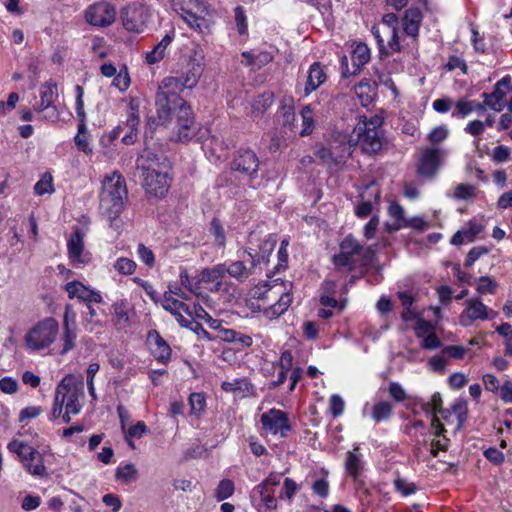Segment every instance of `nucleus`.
Returning a JSON list of instances; mask_svg holds the SVG:
<instances>
[{"label": "nucleus", "instance_id": "obj_22", "mask_svg": "<svg viewBox=\"0 0 512 512\" xmlns=\"http://www.w3.org/2000/svg\"><path fill=\"white\" fill-rule=\"evenodd\" d=\"M510 84V76H505L495 84L493 92L482 94V97L486 99L488 107L496 112H500L503 109L504 106L502 102L510 89Z\"/></svg>", "mask_w": 512, "mask_h": 512}, {"label": "nucleus", "instance_id": "obj_29", "mask_svg": "<svg viewBox=\"0 0 512 512\" xmlns=\"http://www.w3.org/2000/svg\"><path fill=\"white\" fill-rule=\"evenodd\" d=\"M274 93L272 91H264L262 94L258 95L252 102L251 105V118L253 121H257L261 119L265 112L272 106L274 103Z\"/></svg>", "mask_w": 512, "mask_h": 512}, {"label": "nucleus", "instance_id": "obj_45", "mask_svg": "<svg viewBox=\"0 0 512 512\" xmlns=\"http://www.w3.org/2000/svg\"><path fill=\"white\" fill-rule=\"evenodd\" d=\"M451 409H452V412L455 414V416L457 418V427H456V429L460 430V429L463 428L464 423L467 420V415H468L467 401L465 399H463V398H459V399L455 400V402L453 403Z\"/></svg>", "mask_w": 512, "mask_h": 512}, {"label": "nucleus", "instance_id": "obj_34", "mask_svg": "<svg viewBox=\"0 0 512 512\" xmlns=\"http://www.w3.org/2000/svg\"><path fill=\"white\" fill-rule=\"evenodd\" d=\"M74 90H75V97H76L75 110H76L77 119H78L77 130H79L80 133H84V132H87V124H86L87 115H86V112L84 109V100H83L84 89L82 86L76 85Z\"/></svg>", "mask_w": 512, "mask_h": 512}, {"label": "nucleus", "instance_id": "obj_33", "mask_svg": "<svg viewBox=\"0 0 512 512\" xmlns=\"http://www.w3.org/2000/svg\"><path fill=\"white\" fill-rule=\"evenodd\" d=\"M221 388L225 392L242 393V396H249L254 393V386L247 378H237L231 382L223 381Z\"/></svg>", "mask_w": 512, "mask_h": 512}, {"label": "nucleus", "instance_id": "obj_61", "mask_svg": "<svg viewBox=\"0 0 512 512\" xmlns=\"http://www.w3.org/2000/svg\"><path fill=\"white\" fill-rule=\"evenodd\" d=\"M345 407L344 400L337 394L331 396L329 400V408L328 412L332 414L333 417H338L342 415Z\"/></svg>", "mask_w": 512, "mask_h": 512}, {"label": "nucleus", "instance_id": "obj_27", "mask_svg": "<svg viewBox=\"0 0 512 512\" xmlns=\"http://www.w3.org/2000/svg\"><path fill=\"white\" fill-rule=\"evenodd\" d=\"M162 307L164 308V310L168 311L175 317L176 321L180 326L183 324V322H181L180 319L185 318L183 314L192 316L190 306L185 302L174 298L168 292L164 293Z\"/></svg>", "mask_w": 512, "mask_h": 512}, {"label": "nucleus", "instance_id": "obj_48", "mask_svg": "<svg viewBox=\"0 0 512 512\" xmlns=\"http://www.w3.org/2000/svg\"><path fill=\"white\" fill-rule=\"evenodd\" d=\"M138 477V471L134 464L128 463L125 465H119L115 472V479L122 480L124 482H130Z\"/></svg>", "mask_w": 512, "mask_h": 512}, {"label": "nucleus", "instance_id": "obj_59", "mask_svg": "<svg viewBox=\"0 0 512 512\" xmlns=\"http://www.w3.org/2000/svg\"><path fill=\"white\" fill-rule=\"evenodd\" d=\"M7 448L10 452L15 453L19 456L21 461H24V456L28 454L29 449L33 448L23 441L12 440L8 443Z\"/></svg>", "mask_w": 512, "mask_h": 512}, {"label": "nucleus", "instance_id": "obj_51", "mask_svg": "<svg viewBox=\"0 0 512 512\" xmlns=\"http://www.w3.org/2000/svg\"><path fill=\"white\" fill-rule=\"evenodd\" d=\"M392 414V405L389 402L381 401L374 405L372 411V418L376 422L387 420Z\"/></svg>", "mask_w": 512, "mask_h": 512}, {"label": "nucleus", "instance_id": "obj_40", "mask_svg": "<svg viewBox=\"0 0 512 512\" xmlns=\"http://www.w3.org/2000/svg\"><path fill=\"white\" fill-rule=\"evenodd\" d=\"M209 233L214 238V244L219 248L226 246V233L219 218H212L209 226Z\"/></svg>", "mask_w": 512, "mask_h": 512}, {"label": "nucleus", "instance_id": "obj_15", "mask_svg": "<svg viewBox=\"0 0 512 512\" xmlns=\"http://www.w3.org/2000/svg\"><path fill=\"white\" fill-rule=\"evenodd\" d=\"M259 158L256 152L249 147H240L234 154L231 168L242 174L255 178L259 169Z\"/></svg>", "mask_w": 512, "mask_h": 512}, {"label": "nucleus", "instance_id": "obj_23", "mask_svg": "<svg viewBox=\"0 0 512 512\" xmlns=\"http://www.w3.org/2000/svg\"><path fill=\"white\" fill-rule=\"evenodd\" d=\"M379 53L383 56H389L393 53L402 51V46L399 42L398 30H390L385 28L380 33V38H375Z\"/></svg>", "mask_w": 512, "mask_h": 512}, {"label": "nucleus", "instance_id": "obj_3", "mask_svg": "<svg viewBox=\"0 0 512 512\" xmlns=\"http://www.w3.org/2000/svg\"><path fill=\"white\" fill-rule=\"evenodd\" d=\"M99 201L100 209L112 226L128 203L126 179L118 170L106 175L102 180Z\"/></svg>", "mask_w": 512, "mask_h": 512}, {"label": "nucleus", "instance_id": "obj_39", "mask_svg": "<svg viewBox=\"0 0 512 512\" xmlns=\"http://www.w3.org/2000/svg\"><path fill=\"white\" fill-rule=\"evenodd\" d=\"M113 321L118 329H124L130 324L126 300H120L113 305Z\"/></svg>", "mask_w": 512, "mask_h": 512}, {"label": "nucleus", "instance_id": "obj_56", "mask_svg": "<svg viewBox=\"0 0 512 512\" xmlns=\"http://www.w3.org/2000/svg\"><path fill=\"white\" fill-rule=\"evenodd\" d=\"M234 15L238 33L240 35H246L248 33V23L245 9L242 6H237L234 9Z\"/></svg>", "mask_w": 512, "mask_h": 512}, {"label": "nucleus", "instance_id": "obj_19", "mask_svg": "<svg viewBox=\"0 0 512 512\" xmlns=\"http://www.w3.org/2000/svg\"><path fill=\"white\" fill-rule=\"evenodd\" d=\"M147 341L150 345L151 354L158 363L167 365L172 356V349L168 342L157 330H150L147 334Z\"/></svg>", "mask_w": 512, "mask_h": 512}, {"label": "nucleus", "instance_id": "obj_1", "mask_svg": "<svg viewBox=\"0 0 512 512\" xmlns=\"http://www.w3.org/2000/svg\"><path fill=\"white\" fill-rule=\"evenodd\" d=\"M203 73L202 65L196 59H190L187 65L175 76L165 77L155 97L157 121L148 119V126L163 125L175 117L176 142L187 143L197 135L195 114L189 103L179 92L197 86Z\"/></svg>", "mask_w": 512, "mask_h": 512}, {"label": "nucleus", "instance_id": "obj_10", "mask_svg": "<svg viewBox=\"0 0 512 512\" xmlns=\"http://www.w3.org/2000/svg\"><path fill=\"white\" fill-rule=\"evenodd\" d=\"M123 28L131 33L140 34L147 27L150 17L148 7L141 2H131L121 10Z\"/></svg>", "mask_w": 512, "mask_h": 512}, {"label": "nucleus", "instance_id": "obj_25", "mask_svg": "<svg viewBox=\"0 0 512 512\" xmlns=\"http://www.w3.org/2000/svg\"><path fill=\"white\" fill-rule=\"evenodd\" d=\"M421 22L422 12L418 7H412L405 11L402 18V28L404 33L414 42L417 41Z\"/></svg>", "mask_w": 512, "mask_h": 512}, {"label": "nucleus", "instance_id": "obj_11", "mask_svg": "<svg viewBox=\"0 0 512 512\" xmlns=\"http://www.w3.org/2000/svg\"><path fill=\"white\" fill-rule=\"evenodd\" d=\"M273 300L271 304L264 306L262 311L263 316L268 320H276L284 315L294 301L291 289H286L284 282L280 283V287H276L271 291Z\"/></svg>", "mask_w": 512, "mask_h": 512}, {"label": "nucleus", "instance_id": "obj_60", "mask_svg": "<svg viewBox=\"0 0 512 512\" xmlns=\"http://www.w3.org/2000/svg\"><path fill=\"white\" fill-rule=\"evenodd\" d=\"M294 356L288 349H284L279 357V360L275 363V367H279L282 370L290 371L293 367Z\"/></svg>", "mask_w": 512, "mask_h": 512}, {"label": "nucleus", "instance_id": "obj_17", "mask_svg": "<svg viewBox=\"0 0 512 512\" xmlns=\"http://www.w3.org/2000/svg\"><path fill=\"white\" fill-rule=\"evenodd\" d=\"M276 245L277 235L269 234L261 241L259 251H254L252 248L245 249L244 253H246L251 259V268H256L261 264L267 266Z\"/></svg>", "mask_w": 512, "mask_h": 512}, {"label": "nucleus", "instance_id": "obj_5", "mask_svg": "<svg viewBox=\"0 0 512 512\" xmlns=\"http://www.w3.org/2000/svg\"><path fill=\"white\" fill-rule=\"evenodd\" d=\"M382 124L383 117L380 115L360 118L353 132L357 136L356 145L360 146L363 152L375 154L381 150L383 145Z\"/></svg>", "mask_w": 512, "mask_h": 512}, {"label": "nucleus", "instance_id": "obj_18", "mask_svg": "<svg viewBox=\"0 0 512 512\" xmlns=\"http://www.w3.org/2000/svg\"><path fill=\"white\" fill-rule=\"evenodd\" d=\"M64 290L67 292L70 299L77 298L85 304H99L103 302V297L99 291L91 289L77 280L66 283Z\"/></svg>", "mask_w": 512, "mask_h": 512}, {"label": "nucleus", "instance_id": "obj_58", "mask_svg": "<svg viewBox=\"0 0 512 512\" xmlns=\"http://www.w3.org/2000/svg\"><path fill=\"white\" fill-rule=\"evenodd\" d=\"M137 255L141 262H143L147 267L152 268L155 265V255L153 251L143 243L138 244Z\"/></svg>", "mask_w": 512, "mask_h": 512}, {"label": "nucleus", "instance_id": "obj_26", "mask_svg": "<svg viewBox=\"0 0 512 512\" xmlns=\"http://www.w3.org/2000/svg\"><path fill=\"white\" fill-rule=\"evenodd\" d=\"M66 378H64L57 389L60 390L61 398L64 399L65 410L72 412V415H77L80 413L81 405L79 403V393L76 387L71 386L69 383H66Z\"/></svg>", "mask_w": 512, "mask_h": 512}, {"label": "nucleus", "instance_id": "obj_28", "mask_svg": "<svg viewBox=\"0 0 512 512\" xmlns=\"http://www.w3.org/2000/svg\"><path fill=\"white\" fill-rule=\"evenodd\" d=\"M23 464L27 472L33 476L44 477L47 475L43 456L36 448L29 449L28 454L24 456Z\"/></svg>", "mask_w": 512, "mask_h": 512}, {"label": "nucleus", "instance_id": "obj_6", "mask_svg": "<svg viewBox=\"0 0 512 512\" xmlns=\"http://www.w3.org/2000/svg\"><path fill=\"white\" fill-rule=\"evenodd\" d=\"M59 332V324L53 317H47L34 325L26 334L27 348L38 351L49 347L56 339Z\"/></svg>", "mask_w": 512, "mask_h": 512}, {"label": "nucleus", "instance_id": "obj_50", "mask_svg": "<svg viewBox=\"0 0 512 512\" xmlns=\"http://www.w3.org/2000/svg\"><path fill=\"white\" fill-rule=\"evenodd\" d=\"M136 268V262L127 257H119L114 263V269L121 275H132Z\"/></svg>", "mask_w": 512, "mask_h": 512}, {"label": "nucleus", "instance_id": "obj_30", "mask_svg": "<svg viewBox=\"0 0 512 512\" xmlns=\"http://www.w3.org/2000/svg\"><path fill=\"white\" fill-rule=\"evenodd\" d=\"M225 277L224 264H217L211 268H203L199 274V282L214 284L212 291H219L222 287V279Z\"/></svg>", "mask_w": 512, "mask_h": 512}, {"label": "nucleus", "instance_id": "obj_32", "mask_svg": "<svg viewBox=\"0 0 512 512\" xmlns=\"http://www.w3.org/2000/svg\"><path fill=\"white\" fill-rule=\"evenodd\" d=\"M174 33L172 35L166 34L161 41H159L151 51H148L145 56V61L149 65L156 64L164 59L165 52L168 46L172 43Z\"/></svg>", "mask_w": 512, "mask_h": 512}, {"label": "nucleus", "instance_id": "obj_54", "mask_svg": "<svg viewBox=\"0 0 512 512\" xmlns=\"http://www.w3.org/2000/svg\"><path fill=\"white\" fill-rule=\"evenodd\" d=\"M344 302H338L335 298L322 296V319L330 318L333 312L328 308L337 309L339 312L344 308Z\"/></svg>", "mask_w": 512, "mask_h": 512}, {"label": "nucleus", "instance_id": "obj_53", "mask_svg": "<svg viewBox=\"0 0 512 512\" xmlns=\"http://www.w3.org/2000/svg\"><path fill=\"white\" fill-rule=\"evenodd\" d=\"M189 405L191 407V414L199 416L206 407V398L204 393H191L189 396Z\"/></svg>", "mask_w": 512, "mask_h": 512}, {"label": "nucleus", "instance_id": "obj_52", "mask_svg": "<svg viewBox=\"0 0 512 512\" xmlns=\"http://www.w3.org/2000/svg\"><path fill=\"white\" fill-rule=\"evenodd\" d=\"M235 491L234 482L230 479H223L219 482L216 491L215 497L218 501H223L233 495Z\"/></svg>", "mask_w": 512, "mask_h": 512}, {"label": "nucleus", "instance_id": "obj_2", "mask_svg": "<svg viewBox=\"0 0 512 512\" xmlns=\"http://www.w3.org/2000/svg\"><path fill=\"white\" fill-rule=\"evenodd\" d=\"M145 148L136 159L137 169L141 172L142 187L148 200L164 199L173 182V166L163 153L150 147L148 131H145Z\"/></svg>", "mask_w": 512, "mask_h": 512}, {"label": "nucleus", "instance_id": "obj_41", "mask_svg": "<svg viewBox=\"0 0 512 512\" xmlns=\"http://www.w3.org/2000/svg\"><path fill=\"white\" fill-rule=\"evenodd\" d=\"M398 17L394 13H387L382 17V21L379 24L373 25L371 28V33L374 38H380V33L385 28H389L390 30H398Z\"/></svg>", "mask_w": 512, "mask_h": 512}, {"label": "nucleus", "instance_id": "obj_21", "mask_svg": "<svg viewBox=\"0 0 512 512\" xmlns=\"http://www.w3.org/2000/svg\"><path fill=\"white\" fill-rule=\"evenodd\" d=\"M440 150L438 148L429 147L422 151L417 172L421 176L433 177L440 166Z\"/></svg>", "mask_w": 512, "mask_h": 512}, {"label": "nucleus", "instance_id": "obj_36", "mask_svg": "<svg viewBox=\"0 0 512 512\" xmlns=\"http://www.w3.org/2000/svg\"><path fill=\"white\" fill-rule=\"evenodd\" d=\"M362 455L359 453V448L355 447L352 451L346 454L345 468L347 473L357 479L363 469Z\"/></svg>", "mask_w": 512, "mask_h": 512}, {"label": "nucleus", "instance_id": "obj_16", "mask_svg": "<svg viewBox=\"0 0 512 512\" xmlns=\"http://www.w3.org/2000/svg\"><path fill=\"white\" fill-rule=\"evenodd\" d=\"M466 309L459 317L460 324L467 327L476 320L493 319L497 313L490 310L479 298L466 300Z\"/></svg>", "mask_w": 512, "mask_h": 512}, {"label": "nucleus", "instance_id": "obj_62", "mask_svg": "<svg viewBox=\"0 0 512 512\" xmlns=\"http://www.w3.org/2000/svg\"><path fill=\"white\" fill-rule=\"evenodd\" d=\"M496 282L488 276H481L478 281L477 291L480 294H494L496 289Z\"/></svg>", "mask_w": 512, "mask_h": 512}, {"label": "nucleus", "instance_id": "obj_42", "mask_svg": "<svg viewBox=\"0 0 512 512\" xmlns=\"http://www.w3.org/2000/svg\"><path fill=\"white\" fill-rule=\"evenodd\" d=\"M76 338V326H68L66 323H63V333L61 336L63 347L60 352L62 355L67 354L75 347Z\"/></svg>", "mask_w": 512, "mask_h": 512}, {"label": "nucleus", "instance_id": "obj_13", "mask_svg": "<svg viewBox=\"0 0 512 512\" xmlns=\"http://www.w3.org/2000/svg\"><path fill=\"white\" fill-rule=\"evenodd\" d=\"M362 250L363 246L352 235H348L340 243V253L334 255L332 261L336 267L352 271L357 265L354 256L360 255Z\"/></svg>", "mask_w": 512, "mask_h": 512}, {"label": "nucleus", "instance_id": "obj_57", "mask_svg": "<svg viewBox=\"0 0 512 512\" xmlns=\"http://www.w3.org/2000/svg\"><path fill=\"white\" fill-rule=\"evenodd\" d=\"M74 143L80 152H83L86 155L92 154L93 149L89 143L88 131L84 132V133H80L79 130H77V134L74 136Z\"/></svg>", "mask_w": 512, "mask_h": 512}, {"label": "nucleus", "instance_id": "obj_12", "mask_svg": "<svg viewBox=\"0 0 512 512\" xmlns=\"http://www.w3.org/2000/svg\"><path fill=\"white\" fill-rule=\"evenodd\" d=\"M84 231L79 226L73 227L72 233L67 240V255L74 267H80L90 262L89 252H85Z\"/></svg>", "mask_w": 512, "mask_h": 512}, {"label": "nucleus", "instance_id": "obj_35", "mask_svg": "<svg viewBox=\"0 0 512 512\" xmlns=\"http://www.w3.org/2000/svg\"><path fill=\"white\" fill-rule=\"evenodd\" d=\"M289 237H285L281 240L280 247L277 252V264L274 268L267 273V277L271 278L272 276L279 274L285 271L288 268V246H289Z\"/></svg>", "mask_w": 512, "mask_h": 512}, {"label": "nucleus", "instance_id": "obj_55", "mask_svg": "<svg viewBox=\"0 0 512 512\" xmlns=\"http://www.w3.org/2000/svg\"><path fill=\"white\" fill-rule=\"evenodd\" d=\"M53 191V178L50 173H45L34 185V192L39 196L51 194Z\"/></svg>", "mask_w": 512, "mask_h": 512}, {"label": "nucleus", "instance_id": "obj_37", "mask_svg": "<svg viewBox=\"0 0 512 512\" xmlns=\"http://www.w3.org/2000/svg\"><path fill=\"white\" fill-rule=\"evenodd\" d=\"M276 287H280V283L261 282L252 289V296L254 299L263 301L264 304H269L273 300L271 291L275 290Z\"/></svg>", "mask_w": 512, "mask_h": 512}, {"label": "nucleus", "instance_id": "obj_38", "mask_svg": "<svg viewBox=\"0 0 512 512\" xmlns=\"http://www.w3.org/2000/svg\"><path fill=\"white\" fill-rule=\"evenodd\" d=\"M276 287H280V283L261 282L252 289V296L254 299L263 301L264 304H269L273 300L271 291L275 290Z\"/></svg>", "mask_w": 512, "mask_h": 512}, {"label": "nucleus", "instance_id": "obj_4", "mask_svg": "<svg viewBox=\"0 0 512 512\" xmlns=\"http://www.w3.org/2000/svg\"><path fill=\"white\" fill-rule=\"evenodd\" d=\"M172 7L193 30L201 34L210 32L213 21L205 0H173Z\"/></svg>", "mask_w": 512, "mask_h": 512}, {"label": "nucleus", "instance_id": "obj_24", "mask_svg": "<svg viewBox=\"0 0 512 512\" xmlns=\"http://www.w3.org/2000/svg\"><path fill=\"white\" fill-rule=\"evenodd\" d=\"M129 113L126 120V126L129 127L130 131L125 134L122 138V142L126 145L133 144L135 142L138 125L140 123V101L138 98H130L128 103Z\"/></svg>", "mask_w": 512, "mask_h": 512}, {"label": "nucleus", "instance_id": "obj_7", "mask_svg": "<svg viewBox=\"0 0 512 512\" xmlns=\"http://www.w3.org/2000/svg\"><path fill=\"white\" fill-rule=\"evenodd\" d=\"M352 147L350 137L345 133L338 132L329 141L328 148L322 147V164H327L329 168L339 167L351 156Z\"/></svg>", "mask_w": 512, "mask_h": 512}, {"label": "nucleus", "instance_id": "obj_64", "mask_svg": "<svg viewBox=\"0 0 512 512\" xmlns=\"http://www.w3.org/2000/svg\"><path fill=\"white\" fill-rule=\"evenodd\" d=\"M472 112V100L461 99L455 104V112L453 117L465 118Z\"/></svg>", "mask_w": 512, "mask_h": 512}, {"label": "nucleus", "instance_id": "obj_9", "mask_svg": "<svg viewBox=\"0 0 512 512\" xmlns=\"http://www.w3.org/2000/svg\"><path fill=\"white\" fill-rule=\"evenodd\" d=\"M281 110L283 116L284 129H287L294 134L298 133L302 137L308 136L312 133L314 128V119L313 111L310 105L304 106L300 111V116L302 120L301 128H299L297 124L294 106L292 104H283L281 106Z\"/></svg>", "mask_w": 512, "mask_h": 512}, {"label": "nucleus", "instance_id": "obj_20", "mask_svg": "<svg viewBox=\"0 0 512 512\" xmlns=\"http://www.w3.org/2000/svg\"><path fill=\"white\" fill-rule=\"evenodd\" d=\"M351 60H352L353 70H349V68H348L347 57H344L342 60V68H343V76L344 77L358 74L361 71L362 67L369 62V60H370L369 47L363 42H359V43L355 44L353 51H352Z\"/></svg>", "mask_w": 512, "mask_h": 512}, {"label": "nucleus", "instance_id": "obj_49", "mask_svg": "<svg viewBox=\"0 0 512 512\" xmlns=\"http://www.w3.org/2000/svg\"><path fill=\"white\" fill-rule=\"evenodd\" d=\"M149 432V429L144 421H137L136 424L130 426L126 432V439L128 438H136L140 439L145 434ZM128 445L132 448H134V442L131 440H127Z\"/></svg>", "mask_w": 512, "mask_h": 512}, {"label": "nucleus", "instance_id": "obj_46", "mask_svg": "<svg viewBox=\"0 0 512 512\" xmlns=\"http://www.w3.org/2000/svg\"><path fill=\"white\" fill-rule=\"evenodd\" d=\"M192 316L191 319L197 318L200 320H204L211 329L220 328V321L214 319L200 304H194L193 308H191Z\"/></svg>", "mask_w": 512, "mask_h": 512}, {"label": "nucleus", "instance_id": "obj_31", "mask_svg": "<svg viewBox=\"0 0 512 512\" xmlns=\"http://www.w3.org/2000/svg\"><path fill=\"white\" fill-rule=\"evenodd\" d=\"M225 275L228 274L230 277L236 279L238 282L246 281L256 268L248 267L243 261H232L230 263H223Z\"/></svg>", "mask_w": 512, "mask_h": 512}, {"label": "nucleus", "instance_id": "obj_47", "mask_svg": "<svg viewBox=\"0 0 512 512\" xmlns=\"http://www.w3.org/2000/svg\"><path fill=\"white\" fill-rule=\"evenodd\" d=\"M180 321L183 322L181 327L193 331L199 338L205 339L207 341L214 340V337L202 326V324L195 321L194 319L182 318Z\"/></svg>", "mask_w": 512, "mask_h": 512}, {"label": "nucleus", "instance_id": "obj_44", "mask_svg": "<svg viewBox=\"0 0 512 512\" xmlns=\"http://www.w3.org/2000/svg\"><path fill=\"white\" fill-rule=\"evenodd\" d=\"M320 86V62H314L309 69L305 84V95H309L312 91L316 90Z\"/></svg>", "mask_w": 512, "mask_h": 512}, {"label": "nucleus", "instance_id": "obj_8", "mask_svg": "<svg viewBox=\"0 0 512 512\" xmlns=\"http://www.w3.org/2000/svg\"><path fill=\"white\" fill-rule=\"evenodd\" d=\"M87 24L95 28L110 27L116 20V6L108 0L96 1L88 5L83 13Z\"/></svg>", "mask_w": 512, "mask_h": 512}, {"label": "nucleus", "instance_id": "obj_63", "mask_svg": "<svg viewBox=\"0 0 512 512\" xmlns=\"http://www.w3.org/2000/svg\"><path fill=\"white\" fill-rule=\"evenodd\" d=\"M475 189L471 184H459L455 187L454 197L458 200H467L474 196Z\"/></svg>", "mask_w": 512, "mask_h": 512}, {"label": "nucleus", "instance_id": "obj_14", "mask_svg": "<svg viewBox=\"0 0 512 512\" xmlns=\"http://www.w3.org/2000/svg\"><path fill=\"white\" fill-rule=\"evenodd\" d=\"M263 429L270 434H280L282 437L287 436L291 430V424L288 414L280 409L272 408L263 413L260 418Z\"/></svg>", "mask_w": 512, "mask_h": 512}, {"label": "nucleus", "instance_id": "obj_43", "mask_svg": "<svg viewBox=\"0 0 512 512\" xmlns=\"http://www.w3.org/2000/svg\"><path fill=\"white\" fill-rule=\"evenodd\" d=\"M254 490L259 494L261 502L267 509L277 508L274 488L265 487V484H258Z\"/></svg>", "mask_w": 512, "mask_h": 512}]
</instances>
